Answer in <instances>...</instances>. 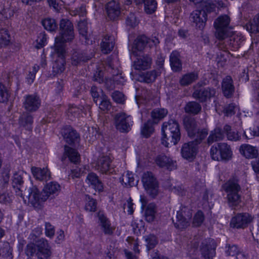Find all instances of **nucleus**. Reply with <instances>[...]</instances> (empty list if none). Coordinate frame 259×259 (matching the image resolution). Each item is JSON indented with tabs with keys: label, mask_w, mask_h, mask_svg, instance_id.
<instances>
[{
	"label": "nucleus",
	"mask_w": 259,
	"mask_h": 259,
	"mask_svg": "<svg viewBox=\"0 0 259 259\" xmlns=\"http://www.w3.org/2000/svg\"><path fill=\"white\" fill-rule=\"evenodd\" d=\"M75 37L73 23L67 19H62L59 24V35L55 38L54 46L56 53L59 55L65 54V43L73 41Z\"/></svg>",
	"instance_id": "1"
},
{
	"label": "nucleus",
	"mask_w": 259,
	"mask_h": 259,
	"mask_svg": "<svg viewBox=\"0 0 259 259\" xmlns=\"http://www.w3.org/2000/svg\"><path fill=\"white\" fill-rule=\"evenodd\" d=\"M162 137L161 143L166 147L169 146L168 141L174 145L177 144L181 139L180 125L175 119H169L163 122L162 126Z\"/></svg>",
	"instance_id": "2"
},
{
	"label": "nucleus",
	"mask_w": 259,
	"mask_h": 259,
	"mask_svg": "<svg viewBox=\"0 0 259 259\" xmlns=\"http://www.w3.org/2000/svg\"><path fill=\"white\" fill-rule=\"evenodd\" d=\"M25 252L28 256L35 255L38 259H50L52 255L51 245L47 240L43 238L37 240L35 243L28 244Z\"/></svg>",
	"instance_id": "3"
},
{
	"label": "nucleus",
	"mask_w": 259,
	"mask_h": 259,
	"mask_svg": "<svg viewBox=\"0 0 259 259\" xmlns=\"http://www.w3.org/2000/svg\"><path fill=\"white\" fill-rule=\"evenodd\" d=\"M223 188L227 193V198L229 207L236 209L241 202V195L239 192L241 191V187L237 179H230L224 185Z\"/></svg>",
	"instance_id": "4"
},
{
	"label": "nucleus",
	"mask_w": 259,
	"mask_h": 259,
	"mask_svg": "<svg viewBox=\"0 0 259 259\" xmlns=\"http://www.w3.org/2000/svg\"><path fill=\"white\" fill-rule=\"evenodd\" d=\"M210 154L213 160L224 161L231 160L233 155L230 145L226 143L213 145L210 148Z\"/></svg>",
	"instance_id": "5"
},
{
	"label": "nucleus",
	"mask_w": 259,
	"mask_h": 259,
	"mask_svg": "<svg viewBox=\"0 0 259 259\" xmlns=\"http://www.w3.org/2000/svg\"><path fill=\"white\" fill-rule=\"evenodd\" d=\"M230 18L227 15H222L214 22V36L217 39H226L230 35Z\"/></svg>",
	"instance_id": "6"
},
{
	"label": "nucleus",
	"mask_w": 259,
	"mask_h": 259,
	"mask_svg": "<svg viewBox=\"0 0 259 259\" xmlns=\"http://www.w3.org/2000/svg\"><path fill=\"white\" fill-rule=\"evenodd\" d=\"M28 195L26 196L28 199L27 204H30L35 208L40 209L42 203L46 201L43 191L40 193L36 186H32L28 189ZM23 198L25 203H27L26 200L24 197Z\"/></svg>",
	"instance_id": "7"
},
{
	"label": "nucleus",
	"mask_w": 259,
	"mask_h": 259,
	"mask_svg": "<svg viewBox=\"0 0 259 259\" xmlns=\"http://www.w3.org/2000/svg\"><path fill=\"white\" fill-rule=\"evenodd\" d=\"M144 187L149 195L155 198L158 194V183L153 174L150 171L145 172L142 177Z\"/></svg>",
	"instance_id": "8"
},
{
	"label": "nucleus",
	"mask_w": 259,
	"mask_h": 259,
	"mask_svg": "<svg viewBox=\"0 0 259 259\" xmlns=\"http://www.w3.org/2000/svg\"><path fill=\"white\" fill-rule=\"evenodd\" d=\"M254 217L248 212L237 213L231 219V227L236 229H245L253 221Z\"/></svg>",
	"instance_id": "9"
},
{
	"label": "nucleus",
	"mask_w": 259,
	"mask_h": 259,
	"mask_svg": "<svg viewBox=\"0 0 259 259\" xmlns=\"http://www.w3.org/2000/svg\"><path fill=\"white\" fill-rule=\"evenodd\" d=\"M192 217L191 210L186 207L182 208L177 212L176 222L174 223L176 228L183 229L190 225V221Z\"/></svg>",
	"instance_id": "10"
},
{
	"label": "nucleus",
	"mask_w": 259,
	"mask_h": 259,
	"mask_svg": "<svg viewBox=\"0 0 259 259\" xmlns=\"http://www.w3.org/2000/svg\"><path fill=\"white\" fill-rule=\"evenodd\" d=\"M114 124L116 128L120 132H128L132 125V118L124 112L116 114L114 117Z\"/></svg>",
	"instance_id": "11"
},
{
	"label": "nucleus",
	"mask_w": 259,
	"mask_h": 259,
	"mask_svg": "<svg viewBox=\"0 0 259 259\" xmlns=\"http://www.w3.org/2000/svg\"><path fill=\"white\" fill-rule=\"evenodd\" d=\"M217 243L213 239L208 238L203 240L200 247L202 256L204 259H213L215 256Z\"/></svg>",
	"instance_id": "12"
},
{
	"label": "nucleus",
	"mask_w": 259,
	"mask_h": 259,
	"mask_svg": "<svg viewBox=\"0 0 259 259\" xmlns=\"http://www.w3.org/2000/svg\"><path fill=\"white\" fill-rule=\"evenodd\" d=\"M198 152V145L195 142L184 143L181 147V154L183 158L192 161L195 158Z\"/></svg>",
	"instance_id": "13"
},
{
	"label": "nucleus",
	"mask_w": 259,
	"mask_h": 259,
	"mask_svg": "<svg viewBox=\"0 0 259 259\" xmlns=\"http://www.w3.org/2000/svg\"><path fill=\"white\" fill-rule=\"evenodd\" d=\"M215 94L216 90L215 89L207 87L195 90L192 96L200 102H205L214 97Z\"/></svg>",
	"instance_id": "14"
},
{
	"label": "nucleus",
	"mask_w": 259,
	"mask_h": 259,
	"mask_svg": "<svg viewBox=\"0 0 259 259\" xmlns=\"http://www.w3.org/2000/svg\"><path fill=\"white\" fill-rule=\"evenodd\" d=\"M152 59L148 54L138 56L133 62L132 67L136 70H147L151 68Z\"/></svg>",
	"instance_id": "15"
},
{
	"label": "nucleus",
	"mask_w": 259,
	"mask_h": 259,
	"mask_svg": "<svg viewBox=\"0 0 259 259\" xmlns=\"http://www.w3.org/2000/svg\"><path fill=\"white\" fill-rule=\"evenodd\" d=\"M111 163L112 161L109 156H103L98 158L96 165V169L102 174H113L115 170Z\"/></svg>",
	"instance_id": "16"
},
{
	"label": "nucleus",
	"mask_w": 259,
	"mask_h": 259,
	"mask_svg": "<svg viewBox=\"0 0 259 259\" xmlns=\"http://www.w3.org/2000/svg\"><path fill=\"white\" fill-rule=\"evenodd\" d=\"M40 103V99L37 95H28L24 97L23 107L27 111L34 112L39 108Z\"/></svg>",
	"instance_id": "17"
},
{
	"label": "nucleus",
	"mask_w": 259,
	"mask_h": 259,
	"mask_svg": "<svg viewBox=\"0 0 259 259\" xmlns=\"http://www.w3.org/2000/svg\"><path fill=\"white\" fill-rule=\"evenodd\" d=\"M221 88L222 93L226 98L229 99L233 96L235 88L231 76L228 75L223 78L221 83Z\"/></svg>",
	"instance_id": "18"
},
{
	"label": "nucleus",
	"mask_w": 259,
	"mask_h": 259,
	"mask_svg": "<svg viewBox=\"0 0 259 259\" xmlns=\"http://www.w3.org/2000/svg\"><path fill=\"white\" fill-rule=\"evenodd\" d=\"M108 17L111 20L116 19L120 14V6L118 2L112 0L106 5Z\"/></svg>",
	"instance_id": "19"
},
{
	"label": "nucleus",
	"mask_w": 259,
	"mask_h": 259,
	"mask_svg": "<svg viewBox=\"0 0 259 259\" xmlns=\"http://www.w3.org/2000/svg\"><path fill=\"white\" fill-rule=\"evenodd\" d=\"M191 18L195 26L199 29L204 28L207 20V14L205 11L195 10L191 14Z\"/></svg>",
	"instance_id": "20"
},
{
	"label": "nucleus",
	"mask_w": 259,
	"mask_h": 259,
	"mask_svg": "<svg viewBox=\"0 0 259 259\" xmlns=\"http://www.w3.org/2000/svg\"><path fill=\"white\" fill-rule=\"evenodd\" d=\"M156 164L160 167H165L169 170L176 169V162L165 155H158L155 160Z\"/></svg>",
	"instance_id": "21"
},
{
	"label": "nucleus",
	"mask_w": 259,
	"mask_h": 259,
	"mask_svg": "<svg viewBox=\"0 0 259 259\" xmlns=\"http://www.w3.org/2000/svg\"><path fill=\"white\" fill-rule=\"evenodd\" d=\"M60 190V185L57 182H52L45 186L43 189V194L47 200L49 197L53 198L58 195Z\"/></svg>",
	"instance_id": "22"
},
{
	"label": "nucleus",
	"mask_w": 259,
	"mask_h": 259,
	"mask_svg": "<svg viewBox=\"0 0 259 259\" xmlns=\"http://www.w3.org/2000/svg\"><path fill=\"white\" fill-rule=\"evenodd\" d=\"M185 128L190 138H195L197 129V124L195 119L191 117L186 116L183 120Z\"/></svg>",
	"instance_id": "23"
},
{
	"label": "nucleus",
	"mask_w": 259,
	"mask_h": 259,
	"mask_svg": "<svg viewBox=\"0 0 259 259\" xmlns=\"http://www.w3.org/2000/svg\"><path fill=\"white\" fill-rule=\"evenodd\" d=\"M67 157H68L69 160L74 164L78 163L80 159V154L76 150L65 145L64 152L61 158L62 161H64Z\"/></svg>",
	"instance_id": "24"
},
{
	"label": "nucleus",
	"mask_w": 259,
	"mask_h": 259,
	"mask_svg": "<svg viewBox=\"0 0 259 259\" xmlns=\"http://www.w3.org/2000/svg\"><path fill=\"white\" fill-rule=\"evenodd\" d=\"M99 220L101 230L105 235H111L113 234L115 227L111 226L109 219L103 214H99Z\"/></svg>",
	"instance_id": "25"
},
{
	"label": "nucleus",
	"mask_w": 259,
	"mask_h": 259,
	"mask_svg": "<svg viewBox=\"0 0 259 259\" xmlns=\"http://www.w3.org/2000/svg\"><path fill=\"white\" fill-rule=\"evenodd\" d=\"M31 172L33 177L39 181H48L50 179L51 173L48 168H41L37 167H32Z\"/></svg>",
	"instance_id": "26"
},
{
	"label": "nucleus",
	"mask_w": 259,
	"mask_h": 259,
	"mask_svg": "<svg viewBox=\"0 0 259 259\" xmlns=\"http://www.w3.org/2000/svg\"><path fill=\"white\" fill-rule=\"evenodd\" d=\"M171 67L173 71L178 72L182 69V63L180 60V54L177 51H174L169 56Z\"/></svg>",
	"instance_id": "27"
},
{
	"label": "nucleus",
	"mask_w": 259,
	"mask_h": 259,
	"mask_svg": "<svg viewBox=\"0 0 259 259\" xmlns=\"http://www.w3.org/2000/svg\"><path fill=\"white\" fill-rule=\"evenodd\" d=\"M240 151L247 158H253L258 155L256 148L248 144L242 145L240 147Z\"/></svg>",
	"instance_id": "28"
},
{
	"label": "nucleus",
	"mask_w": 259,
	"mask_h": 259,
	"mask_svg": "<svg viewBox=\"0 0 259 259\" xmlns=\"http://www.w3.org/2000/svg\"><path fill=\"white\" fill-rule=\"evenodd\" d=\"M161 72L157 70H152L142 73L140 75V80L142 82L149 83L154 82Z\"/></svg>",
	"instance_id": "29"
},
{
	"label": "nucleus",
	"mask_w": 259,
	"mask_h": 259,
	"mask_svg": "<svg viewBox=\"0 0 259 259\" xmlns=\"http://www.w3.org/2000/svg\"><path fill=\"white\" fill-rule=\"evenodd\" d=\"M114 46V38L112 36L105 35L101 43L102 51L104 54L110 53Z\"/></svg>",
	"instance_id": "30"
},
{
	"label": "nucleus",
	"mask_w": 259,
	"mask_h": 259,
	"mask_svg": "<svg viewBox=\"0 0 259 259\" xmlns=\"http://www.w3.org/2000/svg\"><path fill=\"white\" fill-rule=\"evenodd\" d=\"M90 59V57L86 55L80 51H74L72 53L71 60L73 65H77L82 62H85Z\"/></svg>",
	"instance_id": "31"
},
{
	"label": "nucleus",
	"mask_w": 259,
	"mask_h": 259,
	"mask_svg": "<svg viewBox=\"0 0 259 259\" xmlns=\"http://www.w3.org/2000/svg\"><path fill=\"white\" fill-rule=\"evenodd\" d=\"M224 138V133L221 128L217 127L213 131L211 132L210 134L207 138V143L211 144L214 142L222 140Z\"/></svg>",
	"instance_id": "32"
},
{
	"label": "nucleus",
	"mask_w": 259,
	"mask_h": 259,
	"mask_svg": "<svg viewBox=\"0 0 259 259\" xmlns=\"http://www.w3.org/2000/svg\"><path fill=\"white\" fill-rule=\"evenodd\" d=\"M33 123L32 116L28 113H23L19 117V124L20 126L27 130H30Z\"/></svg>",
	"instance_id": "33"
},
{
	"label": "nucleus",
	"mask_w": 259,
	"mask_h": 259,
	"mask_svg": "<svg viewBox=\"0 0 259 259\" xmlns=\"http://www.w3.org/2000/svg\"><path fill=\"white\" fill-rule=\"evenodd\" d=\"M156 212V205L154 203H149L145 207V217L146 220L150 223L153 222L155 218Z\"/></svg>",
	"instance_id": "34"
},
{
	"label": "nucleus",
	"mask_w": 259,
	"mask_h": 259,
	"mask_svg": "<svg viewBox=\"0 0 259 259\" xmlns=\"http://www.w3.org/2000/svg\"><path fill=\"white\" fill-rule=\"evenodd\" d=\"M168 111L164 108H156L154 109L151 113L152 122L155 124L158 122L163 118H164L167 114Z\"/></svg>",
	"instance_id": "35"
},
{
	"label": "nucleus",
	"mask_w": 259,
	"mask_h": 259,
	"mask_svg": "<svg viewBox=\"0 0 259 259\" xmlns=\"http://www.w3.org/2000/svg\"><path fill=\"white\" fill-rule=\"evenodd\" d=\"M54 54L57 55L59 58L54 63L53 66V71L54 72L59 73L62 72L65 69V61L64 59L65 54L62 55H59L58 53H56L54 51Z\"/></svg>",
	"instance_id": "36"
},
{
	"label": "nucleus",
	"mask_w": 259,
	"mask_h": 259,
	"mask_svg": "<svg viewBox=\"0 0 259 259\" xmlns=\"http://www.w3.org/2000/svg\"><path fill=\"white\" fill-rule=\"evenodd\" d=\"M244 40V37L242 35H234L230 38L228 45L233 50H236L240 47Z\"/></svg>",
	"instance_id": "37"
},
{
	"label": "nucleus",
	"mask_w": 259,
	"mask_h": 259,
	"mask_svg": "<svg viewBox=\"0 0 259 259\" xmlns=\"http://www.w3.org/2000/svg\"><path fill=\"white\" fill-rule=\"evenodd\" d=\"M154 122L151 120H148L141 127V133L144 138H148L154 133Z\"/></svg>",
	"instance_id": "38"
},
{
	"label": "nucleus",
	"mask_w": 259,
	"mask_h": 259,
	"mask_svg": "<svg viewBox=\"0 0 259 259\" xmlns=\"http://www.w3.org/2000/svg\"><path fill=\"white\" fill-rule=\"evenodd\" d=\"M87 181L89 183L94 186L95 189L101 191L103 189V186L101 182L99 180L97 175L93 172L89 174L87 178Z\"/></svg>",
	"instance_id": "39"
},
{
	"label": "nucleus",
	"mask_w": 259,
	"mask_h": 259,
	"mask_svg": "<svg viewBox=\"0 0 259 259\" xmlns=\"http://www.w3.org/2000/svg\"><path fill=\"white\" fill-rule=\"evenodd\" d=\"M120 182L126 186L133 187L137 184L138 181L135 179L134 175L127 171L120 178Z\"/></svg>",
	"instance_id": "40"
},
{
	"label": "nucleus",
	"mask_w": 259,
	"mask_h": 259,
	"mask_svg": "<svg viewBox=\"0 0 259 259\" xmlns=\"http://www.w3.org/2000/svg\"><path fill=\"white\" fill-rule=\"evenodd\" d=\"M79 138V135L76 131L71 129L66 130L64 134V138L69 144H72L77 141Z\"/></svg>",
	"instance_id": "41"
},
{
	"label": "nucleus",
	"mask_w": 259,
	"mask_h": 259,
	"mask_svg": "<svg viewBox=\"0 0 259 259\" xmlns=\"http://www.w3.org/2000/svg\"><path fill=\"white\" fill-rule=\"evenodd\" d=\"M198 79L197 73L191 72L184 75L180 80V83L182 86L188 85Z\"/></svg>",
	"instance_id": "42"
},
{
	"label": "nucleus",
	"mask_w": 259,
	"mask_h": 259,
	"mask_svg": "<svg viewBox=\"0 0 259 259\" xmlns=\"http://www.w3.org/2000/svg\"><path fill=\"white\" fill-rule=\"evenodd\" d=\"M184 109L186 113L196 115L201 110V106L196 102H189L186 105Z\"/></svg>",
	"instance_id": "43"
},
{
	"label": "nucleus",
	"mask_w": 259,
	"mask_h": 259,
	"mask_svg": "<svg viewBox=\"0 0 259 259\" xmlns=\"http://www.w3.org/2000/svg\"><path fill=\"white\" fill-rule=\"evenodd\" d=\"M150 43L149 38L144 35L139 36L135 40V48L138 51H142L147 44Z\"/></svg>",
	"instance_id": "44"
},
{
	"label": "nucleus",
	"mask_w": 259,
	"mask_h": 259,
	"mask_svg": "<svg viewBox=\"0 0 259 259\" xmlns=\"http://www.w3.org/2000/svg\"><path fill=\"white\" fill-rule=\"evenodd\" d=\"M143 3L144 9L147 14H152L157 8V3L155 0H140L138 4Z\"/></svg>",
	"instance_id": "45"
},
{
	"label": "nucleus",
	"mask_w": 259,
	"mask_h": 259,
	"mask_svg": "<svg viewBox=\"0 0 259 259\" xmlns=\"http://www.w3.org/2000/svg\"><path fill=\"white\" fill-rule=\"evenodd\" d=\"M83 109L82 106L78 107L74 105H69L67 115L71 120H73L74 118L79 117V115L82 113Z\"/></svg>",
	"instance_id": "46"
},
{
	"label": "nucleus",
	"mask_w": 259,
	"mask_h": 259,
	"mask_svg": "<svg viewBox=\"0 0 259 259\" xmlns=\"http://www.w3.org/2000/svg\"><path fill=\"white\" fill-rule=\"evenodd\" d=\"M79 33L87 41L89 39L88 27L87 21L85 20L79 21L78 23Z\"/></svg>",
	"instance_id": "47"
},
{
	"label": "nucleus",
	"mask_w": 259,
	"mask_h": 259,
	"mask_svg": "<svg viewBox=\"0 0 259 259\" xmlns=\"http://www.w3.org/2000/svg\"><path fill=\"white\" fill-rule=\"evenodd\" d=\"M86 201L84 209L89 212H95L97 210V202L96 200L91 198L89 195H87L85 197Z\"/></svg>",
	"instance_id": "48"
},
{
	"label": "nucleus",
	"mask_w": 259,
	"mask_h": 259,
	"mask_svg": "<svg viewBox=\"0 0 259 259\" xmlns=\"http://www.w3.org/2000/svg\"><path fill=\"white\" fill-rule=\"evenodd\" d=\"M247 29L251 33L259 32V14L255 16L250 23L247 25Z\"/></svg>",
	"instance_id": "49"
},
{
	"label": "nucleus",
	"mask_w": 259,
	"mask_h": 259,
	"mask_svg": "<svg viewBox=\"0 0 259 259\" xmlns=\"http://www.w3.org/2000/svg\"><path fill=\"white\" fill-rule=\"evenodd\" d=\"M42 24L46 30L50 31H54L57 29V24L54 19L46 18L42 20Z\"/></svg>",
	"instance_id": "50"
},
{
	"label": "nucleus",
	"mask_w": 259,
	"mask_h": 259,
	"mask_svg": "<svg viewBox=\"0 0 259 259\" xmlns=\"http://www.w3.org/2000/svg\"><path fill=\"white\" fill-rule=\"evenodd\" d=\"M23 172L19 170L15 171L12 178V187L15 188L17 186H22L23 184Z\"/></svg>",
	"instance_id": "51"
},
{
	"label": "nucleus",
	"mask_w": 259,
	"mask_h": 259,
	"mask_svg": "<svg viewBox=\"0 0 259 259\" xmlns=\"http://www.w3.org/2000/svg\"><path fill=\"white\" fill-rule=\"evenodd\" d=\"M148 250L153 249L158 243L157 237L153 234H149L144 236Z\"/></svg>",
	"instance_id": "52"
},
{
	"label": "nucleus",
	"mask_w": 259,
	"mask_h": 259,
	"mask_svg": "<svg viewBox=\"0 0 259 259\" xmlns=\"http://www.w3.org/2000/svg\"><path fill=\"white\" fill-rule=\"evenodd\" d=\"M10 94L7 87L0 82V102L6 103L9 100Z\"/></svg>",
	"instance_id": "53"
},
{
	"label": "nucleus",
	"mask_w": 259,
	"mask_h": 259,
	"mask_svg": "<svg viewBox=\"0 0 259 259\" xmlns=\"http://www.w3.org/2000/svg\"><path fill=\"white\" fill-rule=\"evenodd\" d=\"M12 253L10 246L8 242L0 245V256L4 258H11Z\"/></svg>",
	"instance_id": "54"
},
{
	"label": "nucleus",
	"mask_w": 259,
	"mask_h": 259,
	"mask_svg": "<svg viewBox=\"0 0 259 259\" xmlns=\"http://www.w3.org/2000/svg\"><path fill=\"white\" fill-rule=\"evenodd\" d=\"M101 100L99 108L103 111H109L111 108V105L107 97L105 95H102Z\"/></svg>",
	"instance_id": "55"
},
{
	"label": "nucleus",
	"mask_w": 259,
	"mask_h": 259,
	"mask_svg": "<svg viewBox=\"0 0 259 259\" xmlns=\"http://www.w3.org/2000/svg\"><path fill=\"white\" fill-rule=\"evenodd\" d=\"M13 199V196L8 192H0V203L4 204H11Z\"/></svg>",
	"instance_id": "56"
},
{
	"label": "nucleus",
	"mask_w": 259,
	"mask_h": 259,
	"mask_svg": "<svg viewBox=\"0 0 259 259\" xmlns=\"http://www.w3.org/2000/svg\"><path fill=\"white\" fill-rule=\"evenodd\" d=\"M207 135L208 131L206 129H197L195 137L194 138L195 139L194 142L198 145L206 138Z\"/></svg>",
	"instance_id": "57"
},
{
	"label": "nucleus",
	"mask_w": 259,
	"mask_h": 259,
	"mask_svg": "<svg viewBox=\"0 0 259 259\" xmlns=\"http://www.w3.org/2000/svg\"><path fill=\"white\" fill-rule=\"evenodd\" d=\"M239 250V249L236 245L227 244L226 246L225 252L227 256H235Z\"/></svg>",
	"instance_id": "58"
},
{
	"label": "nucleus",
	"mask_w": 259,
	"mask_h": 259,
	"mask_svg": "<svg viewBox=\"0 0 259 259\" xmlns=\"http://www.w3.org/2000/svg\"><path fill=\"white\" fill-rule=\"evenodd\" d=\"M204 220V216L201 211H198L194 215L193 224L195 226L198 227L201 225Z\"/></svg>",
	"instance_id": "59"
},
{
	"label": "nucleus",
	"mask_w": 259,
	"mask_h": 259,
	"mask_svg": "<svg viewBox=\"0 0 259 259\" xmlns=\"http://www.w3.org/2000/svg\"><path fill=\"white\" fill-rule=\"evenodd\" d=\"M200 4H201V6L203 8L202 11H205V12H210L215 8L214 5L209 0L206 1H203L202 0V2Z\"/></svg>",
	"instance_id": "60"
},
{
	"label": "nucleus",
	"mask_w": 259,
	"mask_h": 259,
	"mask_svg": "<svg viewBox=\"0 0 259 259\" xmlns=\"http://www.w3.org/2000/svg\"><path fill=\"white\" fill-rule=\"evenodd\" d=\"M1 37L0 40V44L1 45H7L10 41V36L8 34V31L6 30L3 29L1 31Z\"/></svg>",
	"instance_id": "61"
},
{
	"label": "nucleus",
	"mask_w": 259,
	"mask_h": 259,
	"mask_svg": "<svg viewBox=\"0 0 259 259\" xmlns=\"http://www.w3.org/2000/svg\"><path fill=\"white\" fill-rule=\"evenodd\" d=\"M14 15L13 11L10 8H5L0 12V20L8 19Z\"/></svg>",
	"instance_id": "62"
},
{
	"label": "nucleus",
	"mask_w": 259,
	"mask_h": 259,
	"mask_svg": "<svg viewBox=\"0 0 259 259\" xmlns=\"http://www.w3.org/2000/svg\"><path fill=\"white\" fill-rule=\"evenodd\" d=\"M114 101L118 103H123L125 101L124 95L119 91H115L112 94Z\"/></svg>",
	"instance_id": "63"
},
{
	"label": "nucleus",
	"mask_w": 259,
	"mask_h": 259,
	"mask_svg": "<svg viewBox=\"0 0 259 259\" xmlns=\"http://www.w3.org/2000/svg\"><path fill=\"white\" fill-rule=\"evenodd\" d=\"M236 106L234 103H231L224 109V113L227 116H232L235 113V109Z\"/></svg>",
	"instance_id": "64"
}]
</instances>
